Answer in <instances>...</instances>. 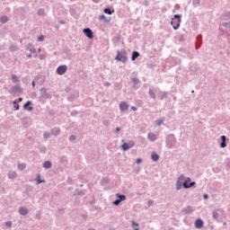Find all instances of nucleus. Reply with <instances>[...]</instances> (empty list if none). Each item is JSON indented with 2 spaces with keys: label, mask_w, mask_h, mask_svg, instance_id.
<instances>
[{
  "label": "nucleus",
  "mask_w": 230,
  "mask_h": 230,
  "mask_svg": "<svg viewBox=\"0 0 230 230\" xmlns=\"http://www.w3.org/2000/svg\"><path fill=\"white\" fill-rule=\"evenodd\" d=\"M177 144V138H175V135L169 134L165 137V146L169 150L172 148H175V145Z\"/></svg>",
  "instance_id": "1"
},
{
  "label": "nucleus",
  "mask_w": 230,
  "mask_h": 230,
  "mask_svg": "<svg viewBox=\"0 0 230 230\" xmlns=\"http://www.w3.org/2000/svg\"><path fill=\"white\" fill-rule=\"evenodd\" d=\"M181 17L182 14H174L171 21V25L172 26L173 30H179V28H181Z\"/></svg>",
  "instance_id": "2"
},
{
  "label": "nucleus",
  "mask_w": 230,
  "mask_h": 230,
  "mask_svg": "<svg viewBox=\"0 0 230 230\" xmlns=\"http://www.w3.org/2000/svg\"><path fill=\"white\" fill-rule=\"evenodd\" d=\"M115 60L122 62V64H126L127 60H128V58L127 57V52H125V50H123L122 52L118 51Z\"/></svg>",
  "instance_id": "3"
},
{
  "label": "nucleus",
  "mask_w": 230,
  "mask_h": 230,
  "mask_svg": "<svg viewBox=\"0 0 230 230\" xmlns=\"http://www.w3.org/2000/svg\"><path fill=\"white\" fill-rule=\"evenodd\" d=\"M186 181V176L181 174L176 181V190L179 191L184 186V181Z\"/></svg>",
  "instance_id": "4"
},
{
  "label": "nucleus",
  "mask_w": 230,
  "mask_h": 230,
  "mask_svg": "<svg viewBox=\"0 0 230 230\" xmlns=\"http://www.w3.org/2000/svg\"><path fill=\"white\" fill-rule=\"evenodd\" d=\"M40 100L42 101V100H48L49 98H51V94H49L48 93V89L46 88H41L40 90Z\"/></svg>",
  "instance_id": "5"
},
{
  "label": "nucleus",
  "mask_w": 230,
  "mask_h": 230,
  "mask_svg": "<svg viewBox=\"0 0 230 230\" xmlns=\"http://www.w3.org/2000/svg\"><path fill=\"white\" fill-rule=\"evenodd\" d=\"M196 184L195 181H191V178L185 177V181L183 182V188L189 190V188H193V185Z\"/></svg>",
  "instance_id": "6"
},
{
  "label": "nucleus",
  "mask_w": 230,
  "mask_h": 230,
  "mask_svg": "<svg viewBox=\"0 0 230 230\" xmlns=\"http://www.w3.org/2000/svg\"><path fill=\"white\" fill-rule=\"evenodd\" d=\"M56 72H57L58 75H66V73L67 72V66L66 65H63V66H58Z\"/></svg>",
  "instance_id": "7"
},
{
  "label": "nucleus",
  "mask_w": 230,
  "mask_h": 230,
  "mask_svg": "<svg viewBox=\"0 0 230 230\" xmlns=\"http://www.w3.org/2000/svg\"><path fill=\"white\" fill-rule=\"evenodd\" d=\"M83 32L84 33L85 37H87V39H93V30L89 28H85L83 30Z\"/></svg>",
  "instance_id": "8"
},
{
  "label": "nucleus",
  "mask_w": 230,
  "mask_h": 230,
  "mask_svg": "<svg viewBox=\"0 0 230 230\" xmlns=\"http://www.w3.org/2000/svg\"><path fill=\"white\" fill-rule=\"evenodd\" d=\"M13 94H21L22 93V88L19 85H14L12 88Z\"/></svg>",
  "instance_id": "9"
},
{
  "label": "nucleus",
  "mask_w": 230,
  "mask_h": 230,
  "mask_svg": "<svg viewBox=\"0 0 230 230\" xmlns=\"http://www.w3.org/2000/svg\"><path fill=\"white\" fill-rule=\"evenodd\" d=\"M119 107L121 112H125L126 111H128V104L125 102H120Z\"/></svg>",
  "instance_id": "10"
},
{
  "label": "nucleus",
  "mask_w": 230,
  "mask_h": 230,
  "mask_svg": "<svg viewBox=\"0 0 230 230\" xmlns=\"http://www.w3.org/2000/svg\"><path fill=\"white\" fill-rule=\"evenodd\" d=\"M132 146H134V142H130L129 144L124 143L122 144V150H124V152H127V150H130Z\"/></svg>",
  "instance_id": "11"
},
{
  "label": "nucleus",
  "mask_w": 230,
  "mask_h": 230,
  "mask_svg": "<svg viewBox=\"0 0 230 230\" xmlns=\"http://www.w3.org/2000/svg\"><path fill=\"white\" fill-rule=\"evenodd\" d=\"M196 229H202L204 227V221L202 219H197L195 221Z\"/></svg>",
  "instance_id": "12"
},
{
  "label": "nucleus",
  "mask_w": 230,
  "mask_h": 230,
  "mask_svg": "<svg viewBox=\"0 0 230 230\" xmlns=\"http://www.w3.org/2000/svg\"><path fill=\"white\" fill-rule=\"evenodd\" d=\"M226 141H227V137L225 135L221 136V143H220L221 148H226V146H227V144H226Z\"/></svg>",
  "instance_id": "13"
},
{
  "label": "nucleus",
  "mask_w": 230,
  "mask_h": 230,
  "mask_svg": "<svg viewBox=\"0 0 230 230\" xmlns=\"http://www.w3.org/2000/svg\"><path fill=\"white\" fill-rule=\"evenodd\" d=\"M220 210H214L212 212V217L214 220H217V222H218V217H220V213H219Z\"/></svg>",
  "instance_id": "14"
},
{
  "label": "nucleus",
  "mask_w": 230,
  "mask_h": 230,
  "mask_svg": "<svg viewBox=\"0 0 230 230\" xmlns=\"http://www.w3.org/2000/svg\"><path fill=\"white\" fill-rule=\"evenodd\" d=\"M132 83L134 84V89H139V79H137V77H133Z\"/></svg>",
  "instance_id": "15"
},
{
  "label": "nucleus",
  "mask_w": 230,
  "mask_h": 230,
  "mask_svg": "<svg viewBox=\"0 0 230 230\" xmlns=\"http://www.w3.org/2000/svg\"><path fill=\"white\" fill-rule=\"evenodd\" d=\"M183 212L185 213V215H191V213H193V208H191V206H188L183 208Z\"/></svg>",
  "instance_id": "16"
},
{
  "label": "nucleus",
  "mask_w": 230,
  "mask_h": 230,
  "mask_svg": "<svg viewBox=\"0 0 230 230\" xmlns=\"http://www.w3.org/2000/svg\"><path fill=\"white\" fill-rule=\"evenodd\" d=\"M197 43H196V49H199V48H200V46H202V36L199 35L197 37Z\"/></svg>",
  "instance_id": "17"
},
{
  "label": "nucleus",
  "mask_w": 230,
  "mask_h": 230,
  "mask_svg": "<svg viewBox=\"0 0 230 230\" xmlns=\"http://www.w3.org/2000/svg\"><path fill=\"white\" fill-rule=\"evenodd\" d=\"M30 105H31V101H28L25 104H23V109L30 111H33V107H30Z\"/></svg>",
  "instance_id": "18"
},
{
  "label": "nucleus",
  "mask_w": 230,
  "mask_h": 230,
  "mask_svg": "<svg viewBox=\"0 0 230 230\" xmlns=\"http://www.w3.org/2000/svg\"><path fill=\"white\" fill-rule=\"evenodd\" d=\"M116 197L120 202H123V200H127V196H125V194L117 193Z\"/></svg>",
  "instance_id": "19"
},
{
  "label": "nucleus",
  "mask_w": 230,
  "mask_h": 230,
  "mask_svg": "<svg viewBox=\"0 0 230 230\" xmlns=\"http://www.w3.org/2000/svg\"><path fill=\"white\" fill-rule=\"evenodd\" d=\"M19 213H20V215H22V217H26V215H28V208H20Z\"/></svg>",
  "instance_id": "20"
},
{
  "label": "nucleus",
  "mask_w": 230,
  "mask_h": 230,
  "mask_svg": "<svg viewBox=\"0 0 230 230\" xmlns=\"http://www.w3.org/2000/svg\"><path fill=\"white\" fill-rule=\"evenodd\" d=\"M8 178L9 179H16L17 178V172H15L14 171H10L8 172Z\"/></svg>",
  "instance_id": "21"
},
{
  "label": "nucleus",
  "mask_w": 230,
  "mask_h": 230,
  "mask_svg": "<svg viewBox=\"0 0 230 230\" xmlns=\"http://www.w3.org/2000/svg\"><path fill=\"white\" fill-rule=\"evenodd\" d=\"M51 134L52 136H58V134H60V128H53L52 130H51Z\"/></svg>",
  "instance_id": "22"
},
{
  "label": "nucleus",
  "mask_w": 230,
  "mask_h": 230,
  "mask_svg": "<svg viewBox=\"0 0 230 230\" xmlns=\"http://www.w3.org/2000/svg\"><path fill=\"white\" fill-rule=\"evenodd\" d=\"M99 21H105V22H111V17L106 18L105 14L99 16Z\"/></svg>",
  "instance_id": "23"
},
{
  "label": "nucleus",
  "mask_w": 230,
  "mask_h": 230,
  "mask_svg": "<svg viewBox=\"0 0 230 230\" xmlns=\"http://www.w3.org/2000/svg\"><path fill=\"white\" fill-rule=\"evenodd\" d=\"M160 100H166V98H168V93L166 92H160Z\"/></svg>",
  "instance_id": "24"
},
{
  "label": "nucleus",
  "mask_w": 230,
  "mask_h": 230,
  "mask_svg": "<svg viewBox=\"0 0 230 230\" xmlns=\"http://www.w3.org/2000/svg\"><path fill=\"white\" fill-rule=\"evenodd\" d=\"M103 12H104V13H107L108 15H112L114 13V10H111L109 7L104 8Z\"/></svg>",
  "instance_id": "25"
},
{
  "label": "nucleus",
  "mask_w": 230,
  "mask_h": 230,
  "mask_svg": "<svg viewBox=\"0 0 230 230\" xmlns=\"http://www.w3.org/2000/svg\"><path fill=\"white\" fill-rule=\"evenodd\" d=\"M139 58V52H137V51H133L132 57H131L132 62H134V60H136V58Z\"/></svg>",
  "instance_id": "26"
},
{
  "label": "nucleus",
  "mask_w": 230,
  "mask_h": 230,
  "mask_svg": "<svg viewBox=\"0 0 230 230\" xmlns=\"http://www.w3.org/2000/svg\"><path fill=\"white\" fill-rule=\"evenodd\" d=\"M151 159L155 162L159 161V155H157L156 153H152Z\"/></svg>",
  "instance_id": "27"
},
{
  "label": "nucleus",
  "mask_w": 230,
  "mask_h": 230,
  "mask_svg": "<svg viewBox=\"0 0 230 230\" xmlns=\"http://www.w3.org/2000/svg\"><path fill=\"white\" fill-rule=\"evenodd\" d=\"M147 137H148V139H150V141H155L157 139V137H155V134H154V133H149L147 135Z\"/></svg>",
  "instance_id": "28"
},
{
  "label": "nucleus",
  "mask_w": 230,
  "mask_h": 230,
  "mask_svg": "<svg viewBox=\"0 0 230 230\" xmlns=\"http://www.w3.org/2000/svg\"><path fill=\"white\" fill-rule=\"evenodd\" d=\"M27 49H28V51H31V53H37V50H35V48L31 44H29L27 46Z\"/></svg>",
  "instance_id": "29"
},
{
  "label": "nucleus",
  "mask_w": 230,
  "mask_h": 230,
  "mask_svg": "<svg viewBox=\"0 0 230 230\" xmlns=\"http://www.w3.org/2000/svg\"><path fill=\"white\" fill-rule=\"evenodd\" d=\"M43 168H45L46 170H49V168H51V163L49 161H46L43 164Z\"/></svg>",
  "instance_id": "30"
},
{
  "label": "nucleus",
  "mask_w": 230,
  "mask_h": 230,
  "mask_svg": "<svg viewBox=\"0 0 230 230\" xmlns=\"http://www.w3.org/2000/svg\"><path fill=\"white\" fill-rule=\"evenodd\" d=\"M0 22H2V24H6V22H8V16H2L0 18Z\"/></svg>",
  "instance_id": "31"
},
{
  "label": "nucleus",
  "mask_w": 230,
  "mask_h": 230,
  "mask_svg": "<svg viewBox=\"0 0 230 230\" xmlns=\"http://www.w3.org/2000/svg\"><path fill=\"white\" fill-rule=\"evenodd\" d=\"M149 96H150V98H152L153 100H155V93H154V90L149 89Z\"/></svg>",
  "instance_id": "32"
},
{
  "label": "nucleus",
  "mask_w": 230,
  "mask_h": 230,
  "mask_svg": "<svg viewBox=\"0 0 230 230\" xmlns=\"http://www.w3.org/2000/svg\"><path fill=\"white\" fill-rule=\"evenodd\" d=\"M42 182H46V180H40V174L37 175V184H42Z\"/></svg>",
  "instance_id": "33"
},
{
  "label": "nucleus",
  "mask_w": 230,
  "mask_h": 230,
  "mask_svg": "<svg viewBox=\"0 0 230 230\" xmlns=\"http://www.w3.org/2000/svg\"><path fill=\"white\" fill-rule=\"evenodd\" d=\"M11 78L13 84H17V82H19V77H17L15 75H13Z\"/></svg>",
  "instance_id": "34"
},
{
  "label": "nucleus",
  "mask_w": 230,
  "mask_h": 230,
  "mask_svg": "<svg viewBox=\"0 0 230 230\" xmlns=\"http://www.w3.org/2000/svg\"><path fill=\"white\" fill-rule=\"evenodd\" d=\"M43 137H45V139H49V137H51V133L49 132H45L43 134Z\"/></svg>",
  "instance_id": "35"
},
{
  "label": "nucleus",
  "mask_w": 230,
  "mask_h": 230,
  "mask_svg": "<svg viewBox=\"0 0 230 230\" xmlns=\"http://www.w3.org/2000/svg\"><path fill=\"white\" fill-rule=\"evenodd\" d=\"M26 168V164H18V169L19 170H24Z\"/></svg>",
  "instance_id": "36"
},
{
  "label": "nucleus",
  "mask_w": 230,
  "mask_h": 230,
  "mask_svg": "<svg viewBox=\"0 0 230 230\" xmlns=\"http://www.w3.org/2000/svg\"><path fill=\"white\" fill-rule=\"evenodd\" d=\"M163 123H164V119H160L157 120L156 125H158V127H161V125H163Z\"/></svg>",
  "instance_id": "37"
},
{
  "label": "nucleus",
  "mask_w": 230,
  "mask_h": 230,
  "mask_svg": "<svg viewBox=\"0 0 230 230\" xmlns=\"http://www.w3.org/2000/svg\"><path fill=\"white\" fill-rule=\"evenodd\" d=\"M113 204L114 206H119V204H121V201L119 199H117L113 201Z\"/></svg>",
  "instance_id": "38"
},
{
  "label": "nucleus",
  "mask_w": 230,
  "mask_h": 230,
  "mask_svg": "<svg viewBox=\"0 0 230 230\" xmlns=\"http://www.w3.org/2000/svg\"><path fill=\"white\" fill-rule=\"evenodd\" d=\"M40 152H41L42 154H46L48 152V150L46 149L45 146H42L40 148Z\"/></svg>",
  "instance_id": "39"
},
{
  "label": "nucleus",
  "mask_w": 230,
  "mask_h": 230,
  "mask_svg": "<svg viewBox=\"0 0 230 230\" xmlns=\"http://www.w3.org/2000/svg\"><path fill=\"white\" fill-rule=\"evenodd\" d=\"M192 3L194 6H199V4H200V0H193Z\"/></svg>",
  "instance_id": "40"
},
{
  "label": "nucleus",
  "mask_w": 230,
  "mask_h": 230,
  "mask_svg": "<svg viewBox=\"0 0 230 230\" xmlns=\"http://www.w3.org/2000/svg\"><path fill=\"white\" fill-rule=\"evenodd\" d=\"M44 13H45L44 9H39L38 10V15H44Z\"/></svg>",
  "instance_id": "41"
},
{
  "label": "nucleus",
  "mask_w": 230,
  "mask_h": 230,
  "mask_svg": "<svg viewBox=\"0 0 230 230\" xmlns=\"http://www.w3.org/2000/svg\"><path fill=\"white\" fill-rule=\"evenodd\" d=\"M76 140V137L75 135H71L69 137V141L73 142V141H75Z\"/></svg>",
  "instance_id": "42"
},
{
  "label": "nucleus",
  "mask_w": 230,
  "mask_h": 230,
  "mask_svg": "<svg viewBox=\"0 0 230 230\" xmlns=\"http://www.w3.org/2000/svg\"><path fill=\"white\" fill-rule=\"evenodd\" d=\"M38 40H39V42H44V35H40V36L38 38Z\"/></svg>",
  "instance_id": "43"
},
{
  "label": "nucleus",
  "mask_w": 230,
  "mask_h": 230,
  "mask_svg": "<svg viewBox=\"0 0 230 230\" xmlns=\"http://www.w3.org/2000/svg\"><path fill=\"white\" fill-rule=\"evenodd\" d=\"M132 227H137L139 224L136 223L135 221H131Z\"/></svg>",
  "instance_id": "44"
},
{
  "label": "nucleus",
  "mask_w": 230,
  "mask_h": 230,
  "mask_svg": "<svg viewBox=\"0 0 230 230\" xmlns=\"http://www.w3.org/2000/svg\"><path fill=\"white\" fill-rule=\"evenodd\" d=\"M136 163H137V164H141V163H143V159L137 158V159L136 160Z\"/></svg>",
  "instance_id": "45"
},
{
  "label": "nucleus",
  "mask_w": 230,
  "mask_h": 230,
  "mask_svg": "<svg viewBox=\"0 0 230 230\" xmlns=\"http://www.w3.org/2000/svg\"><path fill=\"white\" fill-rule=\"evenodd\" d=\"M103 125H105V127H109V125H111V123L109 122V120H103Z\"/></svg>",
  "instance_id": "46"
},
{
  "label": "nucleus",
  "mask_w": 230,
  "mask_h": 230,
  "mask_svg": "<svg viewBox=\"0 0 230 230\" xmlns=\"http://www.w3.org/2000/svg\"><path fill=\"white\" fill-rule=\"evenodd\" d=\"M6 227H12V221H8L5 223Z\"/></svg>",
  "instance_id": "47"
},
{
  "label": "nucleus",
  "mask_w": 230,
  "mask_h": 230,
  "mask_svg": "<svg viewBox=\"0 0 230 230\" xmlns=\"http://www.w3.org/2000/svg\"><path fill=\"white\" fill-rule=\"evenodd\" d=\"M19 109H20L19 104H14L13 111H19Z\"/></svg>",
  "instance_id": "48"
},
{
  "label": "nucleus",
  "mask_w": 230,
  "mask_h": 230,
  "mask_svg": "<svg viewBox=\"0 0 230 230\" xmlns=\"http://www.w3.org/2000/svg\"><path fill=\"white\" fill-rule=\"evenodd\" d=\"M147 204H148V206H154V200L149 199V200L147 201Z\"/></svg>",
  "instance_id": "49"
},
{
  "label": "nucleus",
  "mask_w": 230,
  "mask_h": 230,
  "mask_svg": "<svg viewBox=\"0 0 230 230\" xmlns=\"http://www.w3.org/2000/svg\"><path fill=\"white\" fill-rule=\"evenodd\" d=\"M102 184L103 185V184H107V178H103L102 180Z\"/></svg>",
  "instance_id": "50"
},
{
  "label": "nucleus",
  "mask_w": 230,
  "mask_h": 230,
  "mask_svg": "<svg viewBox=\"0 0 230 230\" xmlns=\"http://www.w3.org/2000/svg\"><path fill=\"white\" fill-rule=\"evenodd\" d=\"M76 114H78V111H73L71 112V116H76Z\"/></svg>",
  "instance_id": "51"
},
{
  "label": "nucleus",
  "mask_w": 230,
  "mask_h": 230,
  "mask_svg": "<svg viewBox=\"0 0 230 230\" xmlns=\"http://www.w3.org/2000/svg\"><path fill=\"white\" fill-rule=\"evenodd\" d=\"M203 199H204L205 200H208V199H209V195L204 194V195H203Z\"/></svg>",
  "instance_id": "52"
},
{
  "label": "nucleus",
  "mask_w": 230,
  "mask_h": 230,
  "mask_svg": "<svg viewBox=\"0 0 230 230\" xmlns=\"http://www.w3.org/2000/svg\"><path fill=\"white\" fill-rule=\"evenodd\" d=\"M226 166L230 168V159H226Z\"/></svg>",
  "instance_id": "53"
},
{
  "label": "nucleus",
  "mask_w": 230,
  "mask_h": 230,
  "mask_svg": "<svg viewBox=\"0 0 230 230\" xmlns=\"http://www.w3.org/2000/svg\"><path fill=\"white\" fill-rule=\"evenodd\" d=\"M77 195H85V193L84 192V190H80L77 192Z\"/></svg>",
  "instance_id": "54"
},
{
  "label": "nucleus",
  "mask_w": 230,
  "mask_h": 230,
  "mask_svg": "<svg viewBox=\"0 0 230 230\" xmlns=\"http://www.w3.org/2000/svg\"><path fill=\"white\" fill-rule=\"evenodd\" d=\"M131 109H132V111H137V107H136V106H132Z\"/></svg>",
  "instance_id": "55"
},
{
  "label": "nucleus",
  "mask_w": 230,
  "mask_h": 230,
  "mask_svg": "<svg viewBox=\"0 0 230 230\" xmlns=\"http://www.w3.org/2000/svg\"><path fill=\"white\" fill-rule=\"evenodd\" d=\"M40 60H44V55H40Z\"/></svg>",
  "instance_id": "56"
},
{
  "label": "nucleus",
  "mask_w": 230,
  "mask_h": 230,
  "mask_svg": "<svg viewBox=\"0 0 230 230\" xmlns=\"http://www.w3.org/2000/svg\"><path fill=\"white\" fill-rule=\"evenodd\" d=\"M120 130H121V128H119V127L116 128V132H119Z\"/></svg>",
  "instance_id": "57"
},
{
  "label": "nucleus",
  "mask_w": 230,
  "mask_h": 230,
  "mask_svg": "<svg viewBox=\"0 0 230 230\" xmlns=\"http://www.w3.org/2000/svg\"><path fill=\"white\" fill-rule=\"evenodd\" d=\"M173 26H177V20L173 22Z\"/></svg>",
  "instance_id": "58"
},
{
  "label": "nucleus",
  "mask_w": 230,
  "mask_h": 230,
  "mask_svg": "<svg viewBox=\"0 0 230 230\" xmlns=\"http://www.w3.org/2000/svg\"><path fill=\"white\" fill-rule=\"evenodd\" d=\"M13 105H17V100L13 102Z\"/></svg>",
  "instance_id": "59"
},
{
  "label": "nucleus",
  "mask_w": 230,
  "mask_h": 230,
  "mask_svg": "<svg viewBox=\"0 0 230 230\" xmlns=\"http://www.w3.org/2000/svg\"><path fill=\"white\" fill-rule=\"evenodd\" d=\"M27 58H31V54L27 55Z\"/></svg>",
  "instance_id": "60"
},
{
  "label": "nucleus",
  "mask_w": 230,
  "mask_h": 230,
  "mask_svg": "<svg viewBox=\"0 0 230 230\" xmlns=\"http://www.w3.org/2000/svg\"><path fill=\"white\" fill-rule=\"evenodd\" d=\"M18 102H22V97L18 98Z\"/></svg>",
  "instance_id": "61"
},
{
  "label": "nucleus",
  "mask_w": 230,
  "mask_h": 230,
  "mask_svg": "<svg viewBox=\"0 0 230 230\" xmlns=\"http://www.w3.org/2000/svg\"><path fill=\"white\" fill-rule=\"evenodd\" d=\"M32 87H35V81H32Z\"/></svg>",
  "instance_id": "62"
},
{
  "label": "nucleus",
  "mask_w": 230,
  "mask_h": 230,
  "mask_svg": "<svg viewBox=\"0 0 230 230\" xmlns=\"http://www.w3.org/2000/svg\"><path fill=\"white\" fill-rule=\"evenodd\" d=\"M58 212L59 213H64V209H59Z\"/></svg>",
  "instance_id": "63"
},
{
  "label": "nucleus",
  "mask_w": 230,
  "mask_h": 230,
  "mask_svg": "<svg viewBox=\"0 0 230 230\" xmlns=\"http://www.w3.org/2000/svg\"><path fill=\"white\" fill-rule=\"evenodd\" d=\"M226 15H230V13H226Z\"/></svg>",
  "instance_id": "64"
}]
</instances>
